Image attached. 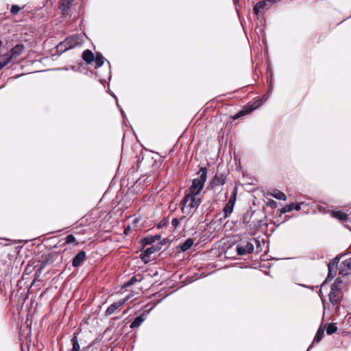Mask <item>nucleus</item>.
<instances>
[{"label": "nucleus", "instance_id": "nucleus-1", "mask_svg": "<svg viewBox=\"0 0 351 351\" xmlns=\"http://www.w3.org/2000/svg\"><path fill=\"white\" fill-rule=\"evenodd\" d=\"M341 256H337L336 257L331 259L328 263L327 265L328 269V276L326 279L321 285V291L326 287L327 282L331 280L335 277L337 270H339V276L343 278L347 277V278L348 279L349 272L347 271V269H346V267H343V266H342L341 267H338V264Z\"/></svg>", "mask_w": 351, "mask_h": 351}, {"label": "nucleus", "instance_id": "nucleus-2", "mask_svg": "<svg viewBox=\"0 0 351 351\" xmlns=\"http://www.w3.org/2000/svg\"><path fill=\"white\" fill-rule=\"evenodd\" d=\"M83 43V37L80 34H74L65 38L57 45V51L61 53Z\"/></svg>", "mask_w": 351, "mask_h": 351}, {"label": "nucleus", "instance_id": "nucleus-3", "mask_svg": "<svg viewBox=\"0 0 351 351\" xmlns=\"http://www.w3.org/2000/svg\"><path fill=\"white\" fill-rule=\"evenodd\" d=\"M198 174L199 178L193 180L192 185L189 187L188 193L197 195L204 189L207 178V168L201 167Z\"/></svg>", "mask_w": 351, "mask_h": 351}, {"label": "nucleus", "instance_id": "nucleus-4", "mask_svg": "<svg viewBox=\"0 0 351 351\" xmlns=\"http://www.w3.org/2000/svg\"><path fill=\"white\" fill-rule=\"evenodd\" d=\"M202 200L197 195L186 193L184 197L182 200L181 210L184 213L185 208L197 209L200 205Z\"/></svg>", "mask_w": 351, "mask_h": 351}, {"label": "nucleus", "instance_id": "nucleus-5", "mask_svg": "<svg viewBox=\"0 0 351 351\" xmlns=\"http://www.w3.org/2000/svg\"><path fill=\"white\" fill-rule=\"evenodd\" d=\"M269 97V93L265 94L263 96V98L261 99L256 100L252 104H247L245 106L242 110L239 111L233 117L234 119H239L245 114H248L253 112L254 110L257 109L259 106H261L265 101Z\"/></svg>", "mask_w": 351, "mask_h": 351}, {"label": "nucleus", "instance_id": "nucleus-6", "mask_svg": "<svg viewBox=\"0 0 351 351\" xmlns=\"http://www.w3.org/2000/svg\"><path fill=\"white\" fill-rule=\"evenodd\" d=\"M280 0H261L258 1L253 8L254 13L259 16L268 10L274 4L279 2Z\"/></svg>", "mask_w": 351, "mask_h": 351}, {"label": "nucleus", "instance_id": "nucleus-7", "mask_svg": "<svg viewBox=\"0 0 351 351\" xmlns=\"http://www.w3.org/2000/svg\"><path fill=\"white\" fill-rule=\"evenodd\" d=\"M164 245L163 243H157L155 245H152L151 247L146 248L140 255L141 259L145 263H147L150 261V255L153 253L159 251L162 245Z\"/></svg>", "mask_w": 351, "mask_h": 351}, {"label": "nucleus", "instance_id": "nucleus-8", "mask_svg": "<svg viewBox=\"0 0 351 351\" xmlns=\"http://www.w3.org/2000/svg\"><path fill=\"white\" fill-rule=\"evenodd\" d=\"M25 47L23 45H16L12 47L10 50V53H5L3 56V58H5V63L8 64L13 58H15L20 56L23 51Z\"/></svg>", "mask_w": 351, "mask_h": 351}, {"label": "nucleus", "instance_id": "nucleus-9", "mask_svg": "<svg viewBox=\"0 0 351 351\" xmlns=\"http://www.w3.org/2000/svg\"><path fill=\"white\" fill-rule=\"evenodd\" d=\"M254 250V246L252 241H243L236 247L237 254L239 256L251 254Z\"/></svg>", "mask_w": 351, "mask_h": 351}, {"label": "nucleus", "instance_id": "nucleus-10", "mask_svg": "<svg viewBox=\"0 0 351 351\" xmlns=\"http://www.w3.org/2000/svg\"><path fill=\"white\" fill-rule=\"evenodd\" d=\"M131 295H128L125 298L120 300L119 301L114 302L112 304H110L105 311V315L106 316H110L115 313V311L119 308L122 307L125 302L130 299Z\"/></svg>", "mask_w": 351, "mask_h": 351}, {"label": "nucleus", "instance_id": "nucleus-11", "mask_svg": "<svg viewBox=\"0 0 351 351\" xmlns=\"http://www.w3.org/2000/svg\"><path fill=\"white\" fill-rule=\"evenodd\" d=\"M328 296L330 303L333 306H336L340 303V301L343 297V293L340 290L336 291L330 289Z\"/></svg>", "mask_w": 351, "mask_h": 351}, {"label": "nucleus", "instance_id": "nucleus-12", "mask_svg": "<svg viewBox=\"0 0 351 351\" xmlns=\"http://www.w3.org/2000/svg\"><path fill=\"white\" fill-rule=\"evenodd\" d=\"M95 62V69L101 67L105 61H106L109 66V77L108 80L111 79V71H110V64L109 61H108L100 52H96L95 58L94 59Z\"/></svg>", "mask_w": 351, "mask_h": 351}, {"label": "nucleus", "instance_id": "nucleus-13", "mask_svg": "<svg viewBox=\"0 0 351 351\" xmlns=\"http://www.w3.org/2000/svg\"><path fill=\"white\" fill-rule=\"evenodd\" d=\"M236 198L235 195L231 197L227 204L225 205L223 210L224 213V217H228L233 211V208L235 204Z\"/></svg>", "mask_w": 351, "mask_h": 351}, {"label": "nucleus", "instance_id": "nucleus-14", "mask_svg": "<svg viewBox=\"0 0 351 351\" xmlns=\"http://www.w3.org/2000/svg\"><path fill=\"white\" fill-rule=\"evenodd\" d=\"M226 182V178L223 174H216L210 182L212 188L215 189L223 186Z\"/></svg>", "mask_w": 351, "mask_h": 351}, {"label": "nucleus", "instance_id": "nucleus-15", "mask_svg": "<svg viewBox=\"0 0 351 351\" xmlns=\"http://www.w3.org/2000/svg\"><path fill=\"white\" fill-rule=\"evenodd\" d=\"M86 259V252L84 250L80 251L73 258L72 266L73 267H80Z\"/></svg>", "mask_w": 351, "mask_h": 351}, {"label": "nucleus", "instance_id": "nucleus-16", "mask_svg": "<svg viewBox=\"0 0 351 351\" xmlns=\"http://www.w3.org/2000/svg\"><path fill=\"white\" fill-rule=\"evenodd\" d=\"M304 204V202L297 203V202H293L288 205L285 206L283 208L280 210V213H289L292 211L293 210H300L302 208V205Z\"/></svg>", "mask_w": 351, "mask_h": 351}, {"label": "nucleus", "instance_id": "nucleus-17", "mask_svg": "<svg viewBox=\"0 0 351 351\" xmlns=\"http://www.w3.org/2000/svg\"><path fill=\"white\" fill-rule=\"evenodd\" d=\"M147 313H142L139 316L136 317L134 321L131 323L130 328L131 329H134L135 328L139 327L143 322L147 319Z\"/></svg>", "mask_w": 351, "mask_h": 351}, {"label": "nucleus", "instance_id": "nucleus-18", "mask_svg": "<svg viewBox=\"0 0 351 351\" xmlns=\"http://www.w3.org/2000/svg\"><path fill=\"white\" fill-rule=\"evenodd\" d=\"M324 328H323L322 326H320L316 332V335L314 337L313 342L307 348V351H310V350L312 349V348L313 347L314 344L319 343L322 340V339L324 336Z\"/></svg>", "mask_w": 351, "mask_h": 351}, {"label": "nucleus", "instance_id": "nucleus-19", "mask_svg": "<svg viewBox=\"0 0 351 351\" xmlns=\"http://www.w3.org/2000/svg\"><path fill=\"white\" fill-rule=\"evenodd\" d=\"M194 240L191 238H189L185 240L183 243H180L178 246V251L180 252H186L189 250L192 245H193Z\"/></svg>", "mask_w": 351, "mask_h": 351}, {"label": "nucleus", "instance_id": "nucleus-20", "mask_svg": "<svg viewBox=\"0 0 351 351\" xmlns=\"http://www.w3.org/2000/svg\"><path fill=\"white\" fill-rule=\"evenodd\" d=\"M82 58L87 64H90L94 61L95 56L91 50L86 49L83 51Z\"/></svg>", "mask_w": 351, "mask_h": 351}, {"label": "nucleus", "instance_id": "nucleus-21", "mask_svg": "<svg viewBox=\"0 0 351 351\" xmlns=\"http://www.w3.org/2000/svg\"><path fill=\"white\" fill-rule=\"evenodd\" d=\"M347 283L344 282L343 280L341 279V277H338L335 279V282L330 285V289L332 290H340L343 288V285H346Z\"/></svg>", "mask_w": 351, "mask_h": 351}, {"label": "nucleus", "instance_id": "nucleus-22", "mask_svg": "<svg viewBox=\"0 0 351 351\" xmlns=\"http://www.w3.org/2000/svg\"><path fill=\"white\" fill-rule=\"evenodd\" d=\"M77 335H78L77 332H74L73 335V337L71 339L72 346H73L71 351H80V346L78 342Z\"/></svg>", "mask_w": 351, "mask_h": 351}, {"label": "nucleus", "instance_id": "nucleus-23", "mask_svg": "<svg viewBox=\"0 0 351 351\" xmlns=\"http://www.w3.org/2000/svg\"><path fill=\"white\" fill-rule=\"evenodd\" d=\"M332 216L337 219L341 221H346L348 218V215L345 213L338 210V211H332Z\"/></svg>", "mask_w": 351, "mask_h": 351}, {"label": "nucleus", "instance_id": "nucleus-24", "mask_svg": "<svg viewBox=\"0 0 351 351\" xmlns=\"http://www.w3.org/2000/svg\"><path fill=\"white\" fill-rule=\"evenodd\" d=\"M73 0H62L60 5V8L62 10L63 14L70 8Z\"/></svg>", "mask_w": 351, "mask_h": 351}, {"label": "nucleus", "instance_id": "nucleus-25", "mask_svg": "<svg viewBox=\"0 0 351 351\" xmlns=\"http://www.w3.org/2000/svg\"><path fill=\"white\" fill-rule=\"evenodd\" d=\"M271 195L279 200L285 201L287 199L286 195L278 189L274 190L273 193H271Z\"/></svg>", "mask_w": 351, "mask_h": 351}, {"label": "nucleus", "instance_id": "nucleus-26", "mask_svg": "<svg viewBox=\"0 0 351 351\" xmlns=\"http://www.w3.org/2000/svg\"><path fill=\"white\" fill-rule=\"evenodd\" d=\"M337 331V327L334 323H330L326 328V333L328 335H331Z\"/></svg>", "mask_w": 351, "mask_h": 351}, {"label": "nucleus", "instance_id": "nucleus-27", "mask_svg": "<svg viewBox=\"0 0 351 351\" xmlns=\"http://www.w3.org/2000/svg\"><path fill=\"white\" fill-rule=\"evenodd\" d=\"M141 280V278L140 279H138L136 276H134L123 284V287H129L134 285L135 282Z\"/></svg>", "mask_w": 351, "mask_h": 351}, {"label": "nucleus", "instance_id": "nucleus-28", "mask_svg": "<svg viewBox=\"0 0 351 351\" xmlns=\"http://www.w3.org/2000/svg\"><path fill=\"white\" fill-rule=\"evenodd\" d=\"M65 241L62 243V245L64 246L66 244H70L75 243L76 241L75 237L72 234H68L65 239ZM62 246V245H60Z\"/></svg>", "mask_w": 351, "mask_h": 351}, {"label": "nucleus", "instance_id": "nucleus-29", "mask_svg": "<svg viewBox=\"0 0 351 351\" xmlns=\"http://www.w3.org/2000/svg\"><path fill=\"white\" fill-rule=\"evenodd\" d=\"M185 218L184 216H182L180 219L178 218H173L171 221V225L174 230H177L180 227V221L184 219Z\"/></svg>", "mask_w": 351, "mask_h": 351}, {"label": "nucleus", "instance_id": "nucleus-30", "mask_svg": "<svg viewBox=\"0 0 351 351\" xmlns=\"http://www.w3.org/2000/svg\"><path fill=\"white\" fill-rule=\"evenodd\" d=\"M141 243L143 245H155V241H154L153 237H152V236L143 238L141 240Z\"/></svg>", "mask_w": 351, "mask_h": 351}, {"label": "nucleus", "instance_id": "nucleus-31", "mask_svg": "<svg viewBox=\"0 0 351 351\" xmlns=\"http://www.w3.org/2000/svg\"><path fill=\"white\" fill-rule=\"evenodd\" d=\"M342 266L346 267L348 271V270H351V257L348 260L342 261L340 264V267Z\"/></svg>", "mask_w": 351, "mask_h": 351}, {"label": "nucleus", "instance_id": "nucleus-32", "mask_svg": "<svg viewBox=\"0 0 351 351\" xmlns=\"http://www.w3.org/2000/svg\"><path fill=\"white\" fill-rule=\"evenodd\" d=\"M266 205L271 208H276L278 207V202L274 199H269L267 200Z\"/></svg>", "mask_w": 351, "mask_h": 351}, {"label": "nucleus", "instance_id": "nucleus-33", "mask_svg": "<svg viewBox=\"0 0 351 351\" xmlns=\"http://www.w3.org/2000/svg\"><path fill=\"white\" fill-rule=\"evenodd\" d=\"M20 10H21V8L18 5H12L11 7V9H10V12L13 15H16L19 13Z\"/></svg>", "mask_w": 351, "mask_h": 351}, {"label": "nucleus", "instance_id": "nucleus-34", "mask_svg": "<svg viewBox=\"0 0 351 351\" xmlns=\"http://www.w3.org/2000/svg\"><path fill=\"white\" fill-rule=\"evenodd\" d=\"M45 266V263H43L36 269V272H35V277L36 278H38L40 276L43 269H44Z\"/></svg>", "mask_w": 351, "mask_h": 351}, {"label": "nucleus", "instance_id": "nucleus-35", "mask_svg": "<svg viewBox=\"0 0 351 351\" xmlns=\"http://www.w3.org/2000/svg\"><path fill=\"white\" fill-rule=\"evenodd\" d=\"M168 224V219H163L162 220H161L158 224H157V227L158 228H162L165 226H166Z\"/></svg>", "mask_w": 351, "mask_h": 351}, {"label": "nucleus", "instance_id": "nucleus-36", "mask_svg": "<svg viewBox=\"0 0 351 351\" xmlns=\"http://www.w3.org/2000/svg\"><path fill=\"white\" fill-rule=\"evenodd\" d=\"M251 219V215L249 213H246L243 217V223L247 224Z\"/></svg>", "mask_w": 351, "mask_h": 351}, {"label": "nucleus", "instance_id": "nucleus-37", "mask_svg": "<svg viewBox=\"0 0 351 351\" xmlns=\"http://www.w3.org/2000/svg\"><path fill=\"white\" fill-rule=\"evenodd\" d=\"M267 82L269 84V93L270 91H271V88H272V73H271L269 76H267Z\"/></svg>", "mask_w": 351, "mask_h": 351}, {"label": "nucleus", "instance_id": "nucleus-38", "mask_svg": "<svg viewBox=\"0 0 351 351\" xmlns=\"http://www.w3.org/2000/svg\"><path fill=\"white\" fill-rule=\"evenodd\" d=\"M112 97L114 98V99L116 100L117 106V107L119 108L120 112H121V115H122L123 117H124L125 113H124L123 110H122V108L120 107V106H119V104H118V99H117V96H116L115 95H114V94H112Z\"/></svg>", "mask_w": 351, "mask_h": 351}, {"label": "nucleus", "instance_id": "nucleus-39", "mask_svg": "<svg viewBox=\"0 0 351 351\" xmlns=\"http://www.w3.org/2000/svg\"><path fill=\"white\" fill-rule=\"evenodd\" d=\"M112 97L114 98V99L116 100L117 106V107L119 108L120 112H121V115H122L123 117H124L125 113H124L123 110H122V108L120 107V106H119V104H118V99H117V96H116L115 95H114V94H112Z\"/></svg>", "mask_w": 351, "mask_h": 351}, {"label": "nucleus", "instance_id": "nucleus-40", "mask_svg": "<svg viewBox=\"0 0 351 351\" xmlns=\"http://www.w3.org/2000/svg\"><path fill=\"white\" fill-rule=\"evenodd\" d=\"M82 64H83L81 62L77 66H76V65L71 66L70 69L77 71L80 69V68L82 66Z\"/></svg>", "mask_w": 351, "mask_h": 351}, {"label": "nucleus", "instance_id": "nucleus-41", "mask_svg": "<svg viewBox=\"0 0 351 351\" xmlns=\"http://www.w3.org/2000/svg\"><path fill=\"white\" fill-rule=\"evenodd\" d=\"M8 64H5V58H3V57L1 58V59H0V71L1 70V69L3 67H4L5 66H6Z\"/></svg>", "mask_w": 351, "mask_h": 351}, {"label": "nucleus", "instance_id": "nucleus-42", "mask_svg": "<svg viewBox=\"0 0 351 351\" xmlns=\"http://www.w3.org/2000/svg\"><path fill=\"white\" fill-rule=\"evenodd\" d=\"M254 241L256 243L257 250H261V242H260V241H258V240H257L256 239H254Z\"/></svg>", "mask_w": 351, "mask_h": 351}, {"label": "nucleus", "instance_id": "nucleus-43", "mask_svg": "<svg viewBox=\"0 0 351 351\" xmlns=\"http://www.w3.org/2000/svg\"><path fill=\"white\" fill-rule=\"evenodd\" d=\"M130 231H131V229H130V226H128L124 230V234L128 235L130 233Z\"/></svg>", "mask_w": 351, "mask_h": 351}, {"label": "nucleus", "instance_id": "nucleus-44", "mask_svg": "<svg viewBox=\"0 0 351 351\" xmlns=\"http://www.w3.org/2000/svg\"><path fill=\"white\" fill-rule=\"evenodd\" d=\"M152 237H153L154 241H156V240H159L161 237L160 234H156L154 236H152Z\"/></svg>", "mask_w": 351, "mask_h": 351}, {"label": "nucleus", "instance_id": "nucleus-45", "mask_svg": "<svg viewBox=\"0 0 351 351\" xmlns=\"http://www.w3.org/2000/svg\"><path fill=\"white\" fill-rule=\"evenodd\" d=\"M58 70H64V71H68L70 69V67H63V68H58L57 69Z\"/></svg>", "mask_w": 351, "mask_h": 351}, {"label": "nucleus", "instance_id": "nucleus-46", "mask_svg": "<svg viewBox=\"0 0 351 351\" xmlns=\"http://www.w3.org/2000/svg\"><path fill=\"white\" fill-rule=\"evenodd\" d=\"M239 0H233L234 4L235 7L237 6V4L239 3Z\"/></svg>", "mask_w": 351, "mask_h": 351}, {"label": "nucleus", "instance_id": "nucleus-47", "mask_svg": "<svg viewBox=\"0 0 351 351\" xmlns=\"http://www.w3.org/2000/svg\"><path fill=\"white\" fill-rule=\"evenodd\" d=\"M99 82L101 83V84H104V82H106V80H99Z\"/></svg>", "mask_w": 351, "mask_h": 351}]
</instances>
